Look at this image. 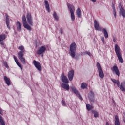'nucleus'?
Wrapping results in <instances>:
<instances>
[{
  "label": "nucleus",
  "mask_w": 125,
  "mask_h": 125,
  "mask_svg": "<svg viewBox=\"0 0 125 125\" xmlns=\"http://www.w3.org/2000/svg\"><path fill=\"white\" fill-rule=\"evenodd\" d=\"M18 49L20 50L18 53V57L23 65H26V59L24 58V53H25V47L23 45L19 46Z\"/></svg>",
  "instance_id": "obj_1"
},
{
  "label": "nucleus",
  "mask_w": 125,
  "mask_h": 125,
  "mask_svg": "<svg viewBox=\"0 0 125 125\" xmlns=\"http://www.w3.org/2000/svg\"><path fill=\"white\" fill-rule=\"evenodd\" d=\"M114 49L115 51V53L118 58V60L121 64H123L124 63V60L123 59V58L122 57V53L121 52V48H120V46L118 44H115L114 46Z\"/></svg>",
  "instance_id": "obj_2"
},
{
  "label": "nucleus",
  "mask_w": 125,
  "mask_h": 125,
  "mask_svg": "<svg viewBox=\"0 0 125 125\" xmlns=\"http://www.w3.org/2000/svg\"><path fill=\"white\" fill-rule=\"evenodd\" d=\"M67 6L68 8V10L70 11L71 14V18L72 21H75V10H76L75 6L69 3H67Z\"/></svg>",
  "instance_id": "obj_3"
},
{
  "label": "nucleus",
  "mask_w": 125,
  "mask_h": 125,
  "mask_svg": "<svg viewBox=\"0 0 125 125\" xmlns=\"http://www.w3.org/2000/svg\"><path fill=\"white\" fill-rule=\"evenodd\" d=\"M77 50V44L76 43L73 42L71 43L70 46L69 54L71 56L72 58H75L76 56V51Z\"/></svg>",
  "instance_id": "obj_4"
},
{
  "label": "nucleus",
  "mask_w": 125,
  "mask_h": 125,
  "mask_svg": "<svg viewBox=\"0 0 125 125\" xmlns=\"http://www.w3.org/2000/svg\"><path fill=\"white\" fill-rule=\"evenodd\" d=\"M22 24L24 28L27 29L28 31H32V27L27 22V19H26L25 15L22 16Z\"/></svg>",
  "instance_id": "obj_5"
},
{
  "label": "nucleus",
  "mask_w": 125,
  "mask_h": 125,
  "mask_svg": "<svg viewBox=\"0 0 125 125\" xmlns=\"http://www.w3.org/2000/svg\"><path fill=\"white\" fill-rule=\"evenodd\" d=\"M97 68L98 69L99 76L101 79H103L104 78V73H103V70H102V68H101V66L100 65V63L97 62L96 64Z\"/></svg>",
  "instance_id": "obj_6"
},
{
  "label": "nucleus",
  "mask_w": 125,
  "mask_h": 125,
  "mask_svg": "<svg viewBox=\"0 0 125 125\" xmlns=\"http://www.w3.org/2000/svg\"><path fill=\"white\" fill-rule=\"evenodd\" d=\"M46 50V47H45V46H42L39 47V49L37 51L36 53L39 55L42 54L41 56L43 57V53L45 52Z\"/></svg>",
  "instance_id": "obj_7"
},
{
  "label": "nucleus",
  "mask_w": 125,
  "mask_h": 125,
  "mask_svg": "<svg viewBox=\"0 0 125 125\" xmlns=\"http://www.w3.org/2000/svg\"><path fill=\"white\" fill-rule=\"evenodd\" d=\"M26 19L27 23L30 25V26H33L34 22H33V17H32V14L30 12H28L26 15Z\"/></svg>",
  "instance_id": "obj_8"
},
{
  "label": "nucleus",
  "mask_w": 125,
  "mask_h": 125,
  "mask_svg": "<svg viewBox=\"0 0 125 125\" xmlns=\"http://www.w3.org/2000/svg\"><path fill=\"white\" fill-rule=\"evenodd\" d=\"M61 78V81L62 83H66L67 84L69 83V80H68L67 76H65V74L64 73H62Z\"/></svg>",
  "instance_id": "obj_9"
},
{
  "label": "nucleus",
  "mask_w": 125,
  "mask_h": 125,
  "mask_svg": "<svg viewBox=\"0 0 125 125\" xmlns=\"http://www.w3.org/2000/svg\"><path fill=\"white\" fill-rule=\"evenodd\" d=\"M33 64L35 67H36V68L37 69V70H38V71H39V72H41V71H42V66L41 65V63H40V62L36 60H34Z\"/></svg>",
  "instance_id": "obj_10"
},
{
  "label": "nucleus",
  "mask_w": 125,
  "mask_h": 125,
  "mask_svg": "<svg viewBox=\"0 0 125 125\" xmlns=\"http://www.w3.org/2000/svg\"><path fill=\"white\" fill-rule=\"evenodd\" d=\"M70 88L72 89L73 92H74V93H75V94H76L77 96L79 98V99H82V97L81 96V95L80 94V93L78 90H77L76 88V87L73 86L71 87Z\"/></svg>",
  "instance_id": "obj_11"
},
{
  "label": "nucleus",
  "mask_w": 125,
  "mask_h": 125,
  "mask_svg": "<svg viewBox=\"0 0 125 125\" xmlns=\"http://www.w3.org/2000/svg\"><path fill=\"white\" fill-rule=\"evenodd\" d=\"M112 72L113 73H115L117 76L120 77V71L119 70V68L117 65H115L112 67Z\"/></svg>",
  "instance_id": "obj_12"
},
{
  "label": "nucleus",
  "mask_w": 125,
  "mask_h": 125,
  "mask_svg": "<svg viewBox=\"0 0 125 125\" xmlns=\"http://www.w3.org/2000/svg\"><path fill=\"white\" fill-rule=\"evenodd\" d=\"M75 75V72L74 70H71L68 73V78L69 81H73V79H74V76Z\"/></svg>",
  "instance_id": "obj_13"
},
{
  "label": "nucleus",
  "mask_w": 125,
  "mask_h": 125,
  "mask_svg": "<svg viewBox=\"0 0 125 125\" xmlns=\"http://www.w3.org/2000/svg\"><path fill=\"white\" fill-rule=\"evenodd\" d=\"M5 17H6V24L7 25V27L9 30H10V20H9V16L7 15V14H6L5 15Z\"/></svg>",
  "instance_id": "obj_14"
},
{
  "label": "nucleus",
  "mask_w": 125,
  "mask_h": 125,
  "mask_svg": "<svg viewBox=\"0 0 125 125\" xmlns=\"http://www.w3.org/2000/svg\"><path fill=\"white\" fill-rule=\"evenodd\" d=\"M94 27L95 30L98 31H101V28H100V27L99 26V23L97 22L96 20H94Z\"/></svg>",
  "instance_id": "obj_15"
},
{
  "label": "nucleus",
  "mask_w": 125,
  "mask_h": 125,
  "mask_svg": "<svg viewBox=\"0 0 125 125\" xmlns=\"http://www.w3.org/2000/svg\"><path fill=\"white\" fill-rule=\"evenodd\" d=\"M61 87H62L63 89H65L67 91L70 90V86L69 85V84L62 83L61 85Z\"/></svg>",
  "instance_id": "obj_16"
},
{
  "label": "nucleus",
  "mask_w": 125,
  "mask_h": 125,
  "mask_svg": "<svg viewBox=\"0 0 125 125\" xmlns=\"http://www.w3.org/2000/svg\"><path fill=\"white\" fill-rule=\"evenodd\" d=\"M14 60L17 64V65L21 69V70H23V66L19 63V62H18V60H17V57H16L15 56H14Z\"/></svg>",
  "instance_id": "obj_17"
},
{
  "label": "nucleus",
  "mask_w": 125,
  "mask_h": 125,
  "mask_svg": "<svg viewBox=\"0 0 125 125\" xmlns=\"http://www.w3.org/2000/svg\"><path fill=\"white\" fill-rule=\"evenodd\" d=\"M14 60L17 64V65L21 69V70H23V66L19 63V62H18V60H17V57H16L15 56H14Z\"/></svg>",
  "instance_id": "obj_18"
},
{
  "label": "nucleus",
  "mask_w": 125,
  "mask_h": 125,
  "mask_svg": "<svg viewBox=\"0 0 125 125\" xmlns=\"http://www.w3.org/2000/svg\"><path fill=\"white\" fill-rule=\"evenodd\" d=\"M4 80L6 84L8 86L10 85V84H11L10 79L7 78V77H6V76H4Z\"/></svg>",
  "instance_id": "obj_19"
},
{
  "label": "nucleus",
  "mask_w": 125,
  "mask_h": 125,
  "mask_svg": "<svg viewBox=\"0 0 125 125\" xmlns=\"http://www.w3.org/2000/svg\"><path fill=\"white\" fill-rule=\"evenodd\" d=\"M120 88L121 91H125V82H123L122 83H121Z\"/></svg>",
  "instance_id": "obj_20"
},
{
  "label": "nucleus",
  "mask_w": 125,
  "mask_h": 125,
  "mask_svg": "<svg viewBox=\"0 0 125 125\" xmlns=\"http://www.w3.org/2000/svg\"><path fill=\"white\" fill-rule=\"evenodd\" d=\"M76 14L78 18H81V17H82V11H81V9L80 8H78L77 9Z\"/></svg>",
  "instance_id": "obj_21"
},
{
  "label": "nucleus",
  "mask_w": 125,
  "mask_h": 125,
  "mask_svg": "<svg viewBox=\"0 0 125 125\" xmlns=\"http://www.w3.org/2000/svg\"><path fill=\"white\" fill-rule=\"evenodd\" d=\"M16 26L17 31H18L19 32H20V31H22V29H21V23H20L19 21L17 22Z\"/></svg>",
  "instance_id": "obj_22"
},
{
  "label": "nucleus",
  "mask_w": 125,
  "mask_h": 125,
  "mask_svg": "<svg viewBox=\"0 0 125 125\" xmlns=\"http://www.w3.org/2000/svg\"><path fill=\"white\" fill-rule=\"evenodd\" d=\"M44 3L46 10L48 11V12H50V8L49 7V4L48 3V1L45 0Z\"/></svg>",
  "instance_id": "obj_23"
},
{
  "label": "nucleus",
  "mask_w": 125,
  "mask_h": 125,
  "mask_svg": "<svg viewBox=\"0 0 125 125\" xmlns=\"http://www.w3.org/2000/svg\"><path fill=\"white\" fill-rule=\"evenodd\" d=\"M115 125H121V123H120V120H119V117L118 115H115Z\"/></svg>",
  "instance_id": "obj_24"
},
{
  "label": "nucleus",
  "mask_w": 125,
  "mask_h": 125,
  "mask_svg": "<svg viewBox=\"0 0 125 125\" xmlns=\"http://www.w3.org/2000/svg\"><path fill=\"white\" fill-rule=\"evenodd\" d=\"M103 33L104 34V37L107 39V38H109V35H108V32H107V30L105 28H103L102 29Z\"/></svg>",
  "instance_id": "obj_25"
},
{
  "label": "nucleus",
  "mask_w": 125,
  "mask_h": 125,
  "mask_svg": "<svg viewBox=\"0 0 125 125\" xmlns=\"http://www.w3.org/2000/svg\"><path fill=\"white\" fill-rule=\"evenodd\" d=\"M111 80L113 83H115V84H117L118 87H120V81L113 78H111Z\"/></svg>",
  "instance_id": "obj_26"
},
{
  "label": "nucleus",
  "mask_w": 125,
  "mask_h": 125,
  "mask_svg": "<svg viewBox=\"0 0 125 125\" xmlns=\"http://www.w3.org/2000/svg\"><path fill=\"white\" fill-rule=\"evenodd\" d=\"M89 95L90 99H91V101H94V93L92 91H91Z\"/></svg>",
  "instance_id": "obj_27"
},
{
  "label": "nucleus",
  "mask_w": 125,
  "mask_h": 125,
  "mask_svg": "<svg viewBox=\"0 0 125 125\" xmlns=\"http://www.w3.org/2000/svg\"><path fill=\"white\" fill-rule=\"evenodd\" d=\"M91 112L92 114H94V118H98L99 117V114L97 111L92 110Z\"/></svg>",
  "instance_id": "obj_28"
},
{
  "label": "nucleus",
  "mask_w": 125,
  "mask_h": 125,
  "mask_svg": "<svg viewBox=\"0 0 125 125\" xmlns=\"http://www.w3.org/2000/svg\"><path fill=\"white\" fill-rule=\"evenodd\" d=\"M81 87L82 89H84L87 87V84L85 83H82L81 85Z\"/></svg>",
  "instance_id": "obj_29"
},
{
  "label": "nucleus",
  "mask_w": 125,
  "mask_h": 125,
  "mask_svg": "<svg viewBox=\"0 0 125 125\" xmlns=\"http://www.w3.org/2000/svg\"><path fill=\"white\" fill-rule=\"evenodd\" d=\"M120 13L122 15L123 17H125V10L122 7L120 8Z\"/></svg>",
  "instance_id": "obj_30"
},
{
  "label": "nucleus",
  "mask_w": 125,
  "mask_h": 125,
  "mask_svg": "<svg viewBox=\"0 0 125 125\" xmlns=\"http://www.w3.org/2000/svg\"><path fill=\"white\" fill-rule=\"evenodd\" d=\"M0 125H5V122H4L3 119H2V117H1V116L0 115Z\"/></svg>",
  "instance_id": "obj_31"
},
{
  "label": "nucleus",
  "mask_w": 125,
  "mask_h": 125,
  "mask_svg": "<svg viewBox=\"0 0 125 125\" xmlns=\"http://www.w3.org/2000/svg\"><path fill=\"white\" fill-rule=\"evenodd\" d=\"M86 106L87 110H91L93 109V106L89 104H87Z\"/></svg>",
  "instance_id": "obj_32"
},
{
  "label": "nucleus",
  "mask_w": 125,
  "mask_h": 125,
  "mask_svg": "<svg viewBox=\"0 0 125 125\" xmlns=\"http://www.w3.org/2000/svg\"><path fill=\"white\" fill-rule=\"evenodd\" d=\"M6 36L5 34H1L0 35V41H3V40H5Z\"/></svg>",
  "instance_id": "obj_33"
},
{
  "label": "nucleus",
  "mask_w": 125,
  "mask_h": 125,
  "mask_svg": "<svg viewBox=\"0 0 125 125\" xmlns=\"http://www.w3.org/2000/svg\"><path fill=\"white\" fill-rule=\"evenodd\" d=\"M53 16L54 18L56 19V20H58V16L57 15V14H56V12H54V14L53 15Z\"/></svg>",
  "instance_id": "obj_34"
},
{
  "label": "nucleus",
  "mask_w": 125,
  "mask_h": 125,
  "mask_svg": "<svg viewBox=\"0 0 125 125\" xmlns=\"http://www.w3.org/2000/svg\"><path fill=\"white\" fill-rule=\"evenodd\" d=\"M62 106H64V107H66V102L63 100H62Z\"/></svg>",
  "instance_id": "obj_35"
},
{
  "label": "nucleus",
  "mask_w": 125,
  "mask_h": 125,
  "mask_svg": "<svg viewBox=\"0 0 125 125\" xmlns=\"http://www.w3.org/2000/svg\"><path fill=\"white\" fill-rule=\"evenodd\" d=\"M101 41H102L103 44H105V39H104V37H101Z\"/></svg>",
  "instance_id": "obj_36"
},
{
  "label": "nucleus",
  "mask_w": 125,
  "mask_h": 125,
  "mask_svg": "<svg viewBox=\"0 0 125 125\" xmlns=\"http://www.w3.org/2000/svg\"><path fill=\"white\" fill-rule=\"evenodd\" d=\"M112 8L113 11L116 10V8H115V4H112Z\"/></svg>",
  "instance_id": "obj_37"
},
{
  "label": "nucleus",
  "mask_w": 125,
  "mask_h": 125,
  "mask_svg": "<svg viewBox=\"0 0 125 125\" xmlns=\"http://www.w3.org/2000/svg\"><path fill=\"white\" fill-rule=\"evenodd\" d=\"M85 53L86 54H88V55H89V56H91V54L90 53V52H88V51H86L85 52Z\"/></svg>",
  "instance_id": "obj_38"
},
{
  "label": "nucleus",
  "mask_w": 125,
  "mask_h": 125,
  "mask_svg": "<svg viewBox=\"0 0 125 125\" xmlns=\"http://www.w3.org/2000/svg\"><path fill=\"white\" fill-rule=\"evenodd\" d=\"M4 65L5 66V67H6V68H8V65L7 64V62H4Z\"/></svg>",
  "instance_id": "obj_39"
},
{
  "label": "nucleus",
  "mask_w": 125,
  "mask_h": 125,
  "mask_svg": "<svg viewBox=\"0 0 125 125\" xmlns=\"http://www.w3.org/2000/svg\"><path fill=\"white\" fill-rule=\"evenodd\" d=\"M113 14L116 18L117 17V13H116V10L113 11Z\"/></svg>",
  "instance_id": "obj_40"
},
{
  "label": "nucleus",
  "mask_w": 125,
  "mask_h": 125,
  "mask_svg": "<svg viewBox=\"0 0 125 125\" xmlns=\"http://www.w3.org/2000/svg\"><path fill=\"white\" fill-rule=\"evenodd\" d=\"M0 44H1V45H4V43H3V41H0Z\"/></svg>",
  "instance_id": "obj_41"
},
{
  "label": "nucleus",
  "mask_w": 125,
  "mask_h": 125,
  "mask_svg": "<svg viewBox=\"0 0 125 125\" xmlns=\"http://www.w3.org/2000/svg\"><path fill=\"white\" fill-rule=\"evenodd\" d=\"M60 33H61V34H63V29L61 28V29H60Z\"/></svg>",
  "instance_id": "obj_42"
},
{
  "label": "nucleus",
  "mask_w": 125,
  "mask_h": 125,
  "mask_svg": "<svg viewBox=\"0 0 125 125\" xmlns=\"http://www.w3.org/2000/svg\"><path fill=\"white\" fill-rule=\"evenodd\" d=\"M113 42H117V38L116 37L113 38Z\"/></svg>",
  "instance_id": "obj_43"
},
{
  "label": "nucleus",
  "mask_w": 125,
  "mask_h": 125,
  "mask_svg": "<svg viewBox=\"0 0 125 125\" xmlns=\"http://www.w3.org/2000/svg\"><path fill=\"white\" fill-rule=\"evenodd\" d=\"M92 2H96V0H90Z\"/></svg>",
  "instance_id": "obj_44"
},
{
  "label": "nucleus",
  "mask_w": 125,
  "mask_h": 125,
  "mask_svg": "<svg viewBox=\"0 0 125 125\" xmlns=\"http://www.w3.org/2000/svg\"><path fill=\"white\" fill-rule=\"evenodd\" d=\"M0 114H1V115H2V110H0Z\"/></svg>",
  "instance_id": "obj_45"
},
{
  "label": "nucleus",
  "mask_w": 125,
  "mask_h": 125,
  "mask_svg": "<svg viewBox=\"0 0 125 125\" xmlns=\"http://www.w3.org/2000/svg\"><path fill=\"white\" fill-rule=\"evenodd\" d=\"M106 125H109V123L106 122Z\"/></svg>",
  "instance_id": "obj_46"
},
{
  "label": "nucleus",
  "mask_w": 125,
  "mask_h": 125,
  "mask_svg": "<svg viewBox=\"0 0 125 125\" xmlns=\"http://www.w3.org/2000/svg\"><path fill=\"white\" fill-rule=\"evenodd\" d=\"M123 115H124V117H125V112L123 113Z\"/></svg>",
  "instance_id": "obj_47"
},
{
  "label": "nucleus",
  "mask_w": 125,
  "mask_h": 125,
  "mask_svg": "<svg viewBox=\"0 0 125 125\" xmlns=\"http://www.w3.org/2000/svg\"><path fill=\"white\" fill-rule=\"evenodd\" d=\"M123 122H124V123H125V119H123Z\"/></svg>",
  "instance_id": "obj_48"
},
{
  "label": "nucleus",
  "mask_w": 125,
  "mask_h": 125,
  "mask_svg": "<svg viewBox=\"0 0 125 125\" xmlns=\"http://www.w3.org/2000/svg\"><path fill=\"white\" fill-rule=\"evenodd\" d=\"M6 34H8V32H6Z\"/></svg>",
  "instance_id": "obj_49"
}]
</instances>
